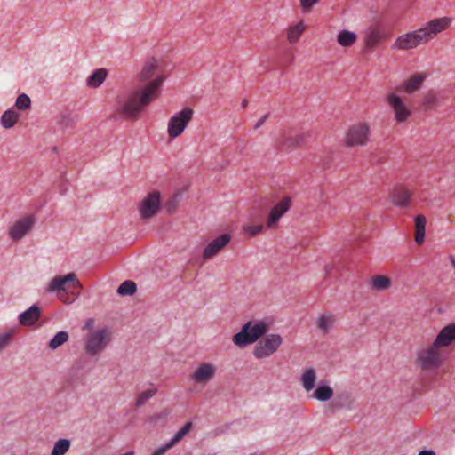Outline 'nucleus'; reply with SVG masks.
Returning <instances> with one entry per match:
<instances>
[{"label": "nucleus", "mask_w": 455, "mask_h": 455, "mask_svg": "<svg viewBox=\"0 0 455 455\" xmlns=\"http://www.w3.org/2000/svg\"><path fill=\"white\" fill-rule=\"evenodd\" d=\"M68 339V333L65 331L57 332L49 341L48 347L52 350H55L62 346Z\"/></svg>", "instance_id": "nucleus-29"}, {"label": "nucleus", "mask_w": 455, "mask_h": 455, "mask_svg": "<svg viewBox=\"0 0 455 455\" xmlns=\"http://www.w3.org/2000/svg\"><path fill=\"white\" fill-rule=\"evenodd\" d=\"M320 0H299L300 6L303 12H309L314 5L319 3Z\"/></svg>", "instance_id": "nucleus-40"}, {"label": "nucleus", "mask_w": 455, "mask_h": 455, "mask_svg": "<svg viewBox=\"0 0 455 455\" xmlns=\"http://www.w3.org/2000/svg\"><path fill=\"white\" fill-rule=\"evenodd\" d=\"M268 117V114L265 115L264 116H262L258 122L257 124H255V129H258L265 122L266 120L267 119Z\"/></svg>", "instance_id": "nucleus-44"}, {"label": "nucleus", "mask_w": 455, "mask_h": 455, "mask_svg": "<svg viewBox=\"0 0 455 455\" xmlns=\"http://www.w3.org/2000/svg\"><path fill=\"white\" fill-rule=\"evenodd\" d=\"M266 331L267 326L263 322L255 323L248 322L243 326L240 332L234 335L233 342L236 346L243 347L249 344L254 343Z\"/></svg>", "instance_id": "nucleus-3"}, {"label": "nucleus", "mask_w": 455, "mask_h": 455, "mask_svg": "<svg viewBox=\"0 0 455 455\" xmlns=\"http://www.w3.org/2000/svg\"><path fill=\"white\" fill-rule=\"evenodd\" d=\"M137 291V285L133 281L126 280L123 282L117 288L119 295H133Z\"/></svg>", "instance_id": "nucleus-34"}, {"label": "nucleus", "mask_w": 455, "mask_h": 455, "mask_svg": "<svg viewBox=\"0 0 455 455\" xmlns=\"http://www.w3.org/2000/svg\"><path fill=\"white\" fill-rule=\"evenodd\" d=\"M156 389H148L142 393H140L137 398L135 403V407H141L148 399L153 397L156 394Z\"/></svg>", "instance_id": "nucleus-37"}, {"label": "nucleus", "mask_w": 455, "mask_h": 455, "mask_svg": "<svg viewBox=\"0 0 455 455\" xmlns=\"http://www.w3.org/2000/svg\"><path fill=\"white\" fill-rule=\"evenodd\" d=\"M12 337V332H4L0 335V351L4 349L9 343Z\"/></svg>", "instance_id": "nucleus-41"}, {"label": "nucleus", "mask_w": 455, "mask_h": 455, "mask_svg": "<svg viewBox=\"0 0 455 455\" xmlns=\"http://www.w3.org/2000/svg\"><path fill=\"white\" fill-rule=\"evenodd\" d=\"M426 224L427 220L425 216L418 215L415 218V242L419 245L424 242Z\"/></svg>", "instance_id": "nucleus-23"}, {"label": "nucleus", "mask_w": 455, "mask_h": 455, "mask_svg": "<svg viewBox=\"0 0 455 455\" xmlns=\"http://www.w3.org/2000/svg\"><path fill=\"white\" fill-rule=\"evenodd\" d=\"M19 118V114L10 108L4 112L1 116V124L4 129H10L15 125Z\"/></svg>", "instance_id": "nucleus-26"}, {"label": "nucleus", "mask_w": 455, "mask_h": 455, "mask_svg": "<svg viewBox=\"0 0 455 455\" xmlns=\"http://www.w3.org/2000/svg\"><path fill=\"white\" fill-rule=\"evenodd\" d=\"M305 141V137L296 130L284 131L276 140V148L280 150H289L299 147Z\"/></svg>", "instance_id": "nucleus-13"}, {"label": "nucleus", "mask_w": 455, "mask_h": 455, "mask_svg": "<svg viewBox=\"0 0 455 455\" xmlns=\"http://www.w3.org/2000/svg\"><path fill=\"white\" fill-rule=\"evenodd\" d=\"M426 79L427 75L425 73H415L397 86L396 91L408 94L413 93L421 88Z\"/></svg>", "instance_id": "nucleus-15"}, {"label": "nucleus", "mask_w": 455, "mask_h": 455, "mask_svg": "<svg viewBox=\"0 0 455 455\" xmlns=\"http://www.w3.org/2000/svg\"><path fill=\"white\" fill-rule=\"evenodd\" d=\"M453 341H455V323L443 327L436 336L433 344H435V347L441 349L442 347L450 346Z\"/></svg>", "instance_id": "nucleus-19"}, {"label": "nucleus", "mask_w": 455, "mask_h": 455, "mask_svg": "<svg viewBox=\"0 0 455 455\" xmlns=\"http://www.w3.org/2000/svg\"><path fill=\"white\" fill-rule=\"evenodd\" d=\"M412 195V191L404 184H398L391 192V200L395 205L403 208L410 204Z\"/></svg>", "instance_id": "nucleus-14"}, {"label": "nucleus", "mask_w": 455, "mask_h": 455, "mask_svg": "<svg viewBox=\"0 0 455 455\" xmlns=\"http://www.w3.org/2000/svg\"><path fill=\"white\" fill-rule=\"evenodd\" d=\"M67 190H68V186H67V184H66V183H64V182H63V183H61V184L60 185V194H65V193L67 192Z\"/></svg>", "instance_id": "nucleus-46"}, {"label": "nucleus", "mask_w": 455, "mask_h": 455, "mask_svg": "<svg viewBox=\"0 0 455 455\" xmlns=\"http://www.w3.org/2000/svg\"><path fill=\"white\" fill-rule=\"evenodd\" d=\"M157 70L158 64L155 58L146 61L138 76L139 81L145 84L134 89L128 94L126 100L120 103L117 110L122 115L130 119H136L145 107L158 98L165 76L156 74Z\"/></svg>", "instance_id": "nucleus-1"}, {"label": "nucleus", "mask_w": 455, "mask_h": 455, "mask_svg": "<svg viewBox=\"0 0 455 455\" xmlns=\"http://www.w3.org/2000/svg\"><path fill=\"white\" fill-rule=\"evenodd\" d=\"M335 316L331 314H323L317 319V327L324 332H327L334 324Z\"/></svg>", "instance_id": "nucleus-28"}, {"label": "nucleus", "mask_w": 455, "mask_h": 455, "mask_svg": "<svg viewBox=\"0 0 455 455\" xmlns=\"http://www.w3.org/2000/svg\"><path fill=\"white\" fill-rule=\"evenodd\" d=\"M76 281V275L75 273H68L64 276H57L53 278L49 283L48 291H65V285L69 282Z\"/></svg>", "instance_id": "nucleus-21"}, {"label": "nucleus", "mask_w": 455, "mask_h": 455, "mask_svg": "<svg viewBox=\"0 0 455 455\" xmlns=\"http://www.w3.org/2000/svg\"><path fill=\"white\" fill-rule=\"evenodd\" d=\"M419 455H435L432 451H422L419 453Z\"/></svg>", "instance_id": "nucleus-47"}, {"label": "nucleus", "mask_w": 455, "mask_h": 455, "mask_svg": "<svg viewBox=\"0 0 455 455\" xmlns=\"http://www.w3.org/2000/svg\"><path fill=\"white\" fill-rule=\"evenodd\" d=\"M231 240L228 234H223L213 239L204 250L202 257L204 259H211L217 255Z\"/></svg>", "instance_id": "nucleus-17"}, {"label": "nucleus", "mask_w": 455, "mask_h": 455, "mask_svg": "<svg viewBox=\"0 0 455 455\" xmlns=\"http://www.w3.org/2000/svg\"><path fill=\"white\" fill-rule=\"evenodd\" d=\"M192 423L187 422L175 435L174 436L165 443L169 449L173 447L175 444L180 443L183 437L191 430Z\"/></svg>", "instance_id": "nucleus-30"}, {"label": "nucleus", "mask_w": 455, "mask_h": 455, "mask_svg": "<svg viewBox=\"0 0 455 455\" xmlns=\"http://www.w3.org/2000/svg\"><path fill=\"white\" fill-rule=\"evenodd\" d=\"M193 109L185 108L171 117L168 123V134L171 138L180 136L193 116Z\"/></svg>", "instance_id": "nucleus-8"}, {"label": "nucleus", "mask_w": 455, "mask_h": 455, "mask_svg": "<svg viewBox=\"0 0 455 455\" xmlns=\"http://www.w3.org/2000/svg\"><path fill=\"white\" fill-rule=\"evenodd\" d=\"M177 200L175 198L171 199L169 202H167L164 205L166 211L168 213H172L175 212L177 207Z\"/></svg>", "instance_id": "nucleus-42"}, {"label": "nucleus", "mask_w": 455, "mask_h": 455, "mask_svg": "<svg viewBox=\"0 0 455 455\" xmlns=\"http://www.w3.org/2000/svg\"><path fill=\"white\" fill-rule=\"evenodd\" d=\"M246 106H247V100H243V102H242V107H243V108H246Z\"/></svg>", "instance_id": "nucleus-49"}, {"label": "nucleus", "mask_w": 455, "mask_h": 455, "mask_svg": "<svg viewBox=\"0 0 455 455\" xmlns=\"http://www.w3.org/2000/svg\"><path fill=\"white\" fill-rule=\"evenodd\" d=\"M386 101L392 108L396 123H404L411 117L412 114L411 110L396 93L391 92L387 95Z\"/></svg>", "instance_id": "nucleus-10"}, {"label": "nucleus", "mask_w": 455, "mask_h": 455, "mask_svg": "<svg viewBox=\"0 0 455 455\" xmlns=\"http://www.w3.org/2000/svg\"><path fill=\"white\" fill-rule=\"evenodd\" d=\"M452 23V18L444 16L435 18L427 21L425 26L421 27L427 42L434 39L438 34L447 30Z\"/></svg>", "instance_id": "nucleus-11"}, {"label": "nucleus", "mask_w": 455, "mask_h": 455, "mask_svg": "<svg viewBox=\"0 0 455 455\" xmlns=\"http://www.w3.org/2000/svg\"><path fill=\"white\" fill-rule=\"evenodd\" d=\"M215 369L208 363H201V382H204L212 379L214 375Z\"/></svg>", "instance_id": "nucleus-38"}, {"label": "nucleus", "mask_w": 455, "mask_h": 455, "mask_svg": "<svg viewBox=\"0 0 455 455\" xmlns=\"http://www.w3.org/2000/svg\"><path fill=\"white\" fill-rule=\"evenodd\" d=\"M244 234L248 236L252 237L259 234L263 230L262 225H244L243 227Z\"/></svg>", "instance_id": "nucleus-39"}, {"label": "nucleus", "mask_w": 455, "mask_h": 455, "mask_svg": "<svg viewBox=\"0 0 455 455\" xmlns=\"http://www.w3.org/2000/svg\"><path fill=\"white\" fill-rule=\"evenodd\" d=\"M71 445L70 440L66 438L55 442L51 455H65Z\"/></svg>", "instance_id": "nucleus-32"}, {"label": "nucleus", "mask_w": 455, "mask_h": 455, "mask_svg": "<svg viewBox=\"0 0 455 455\" xmlns=\"http://www.w3.org/2000/svg\"><path fill=\"white\" fill-rule=\"evenodd\" d=\"M333 395V390L328 386L318 387L314 394V396L319 401H328Z\"/></svg>", "instance_id": "nucleus-35"}, {"label": "nucleus", "mask_w": 455, "mask_h": 455, "mask_svg": "<svg viewBox=\"0 0 455 455\" xmlns=\"http://www.w3.org/2000/svg\"><path fill=\"white\" fill-rule=\"evenodd\" d=\"M371 283L374 290L384 291L391 286V280L386 275H375L371 278Z\"/></svg>", "instance_id": "nucleus-27"}, {"label": "nucleus", "mask_w": 455, "mask_h": 455, "mask_svg": "<svg viewBox=\"0 0 455 455\" xmlns=\"http://www.w3.org/2000/svg\"><path fill=\"white\" fill-rule=\"evenodd\" d=\"M161 195L158 191L149 193L140 203L139 212L140 217L148 220L156 215L160 208Z\"/></svg>", "instance_id": "nucleus-12"}, {"label": "nucleus", "mask_w": 455, "mask_h": 455, "mask_svg": "<svg viewBox=\"0 0 455 455\" xmlns=\"http://www.w3.org/2000/svg\"><path fill=\"white\" fill-rule=\"evenodd\" d=\"M291 208L290 197H284L278 202L270 211L267 220V227L273 228L276 225L280 218L286 213Z\"/></svg>", "instance_id": "nucleus-18"}, {"label": "nucleus", "mask_w": 455, "mask_h": 455, "mask_svg": "<svg viewBox=\"0 0 455 455\" xmlns=\"http://www.w3.org/2000/svg\"><path fill=\"white\" fill-rule=\"evenodd\" d=\"M93 321L92 319H89L87 322H86V324H85V327L86 328H90L91 325L92 324Z\"/></svg>", "instance_id": "nucleus-48"}, {"label": "nucleus", "mask_w": 455, "mask_h": 455, "mask_svg": "<svg viewBox=\"0 0 455 455\" xmlns=\"http://www.w3.org/2000/svg\"><path fill=\"white\" fill-rule=\"evenodd\" d=\"M34 223L35 218L31 215L17 220L10 229V236L16 241L21 239L28 233Z\"/></svg>", "instance_id": "nucleus-16"}, {"label": "nucleus", "mask_w": 455, "mask_h": 455, "mask_svg": "<svg viewBox=\"0 0 455 455\" xmlns=\"http://www.w3.org/2000/svg\"><path fill=\"white\" fill-rule=\"evenodd\" d=\"M427 39L421 28L399 36L393 47L398 50L407 51L415 49L420 44H427Z\"/></svg>", "instance_id": "nucleus-7"}, {"label": "nucleus", "mask_w": 455, "mask_h": 455, "mask_svg": "<svg viewBox=\"0 0 455 455\" xmlns=\"http://www.w3.org/2000/svg\"><path fill=\"white\" fill-rule=\"evenodd\" d=\"M371 128L365 122H358L350 125L344 137L347 147L365 146L370 140Z\"/></svg>", "instance_id": "nucleus-4"}, {"label": "nucleus", "mask_w": 455, "mask_h": 455, "mask_svg": "<svg viewBox=\"0 0 455 455\" xmlns=\"http://www.w3.org/2000/svg\"><path fill=\"white\" fill-rule=\"evenodd\" d=\"M40 315V307L36 305H32L19 315V322L23 326H32L38 321Z\"/></svg>", "instance_id": "nucleus-20"}, {"label": "nucleus", "mask_w": 455, "mask_h": 455, "mask_svg": "<svg viewBox=\"0 0 455 455\" xmlns=\"http://www.w3.org/2000/svg\"><path fill=\"white\" fill-rule=\"evenodd\" d=\"M193 379L196 382H199V367H197L193 373Z\"/></svg>", "instance_id": "nucleus-45"}, {"label": "nucleus", "mask_w": 455, "mask_h": 455, "mask_svg": "<svg viewBox=\"0 0 455 455\" xmlns=\"http://www.w3.org/2000/svg\"><path fill=\"white\" fill-rule=\"evenodd\" d=\"M438 98L434 91H428L422 98V107L425 109H433L437 106Z\"/></svg>", "instance_id": "nucleus-33"}, {"label": "nucleus", "mask_w": 455, "mask_h": 455, "mask_svg": "<svg viewBox=\"0 0 455 455\" xmlns=\"http://www.w3.org/2000/svg\"><path fill=\"white\" fill-rule=\"evenodd\" d=\"M31 106V100H30V98L25 94V93H21L20 94L17 99H16V101H15V107L19 109V110H27L30 108Z\"/></svg>", "instance_id": "nucleus-36"}, {"label": "nucleus", "mask_w": 455, "mask_h": 455, "mask_svg": "<svg viewBox=\"0 0 455 455\" xmlns=\"http://www.w3.org/2000/svg\"><path fill=\"white\" fill-rule=\"evenodd\" d=\"M389 33L380 22L370 25L363 32V43L366 50L376 48L382 42L388 39Z\"/></svg>", "instance_id": "nucleus-6"}, {"label": "nucleus", "mask_w": 455, "mask_h": 455, "mask_svg": "<svg viewBox=\"0 0 455 455\" xmlns=\"http://www.w3.org/2000/svg\"><path fill=\"white\" fill-rule=\"evenodd\" d=\"M282 338L278 334H269L259 340L255 346L253 355L256 358L262 359L273 355L282 344Z\"/></svg>", "instance_id": "nucleus-9"}, {"label": "nucleus", "mask_w": 455, "mask_h": 455, "mask_svg": "<svg viewBox=\"0 0 455 455\" xmlns=\"http://www.w3.org/2000/svg\"><path fill=\"white\" fill-rule=\"evenodd\" d=\"M357 40V36L355 33L349 30H341L337 36L338 43L343 47H350Z\"/></svg>", "instance_id": "nucleus-25"}, {"label": "nucleus", "mask_w": 455, "mask_h": 455, "mask_svg": "<svg viewBox=\"0 0 455 455\" xmlns=\"http://www.w3.org/2000/svg\"><path fill=\"white\" fill-rule=\"evenodd\" d=\"M315 379L316 375L315 370L312 368L306 370L301 378L304 388L307 391L312 390L315 386Z\"/></svg>", "instance_id": "nucleus-31"}, {"label": "nucleus", "mask_w": 455, "mask_h": 455, "mask_svg": "<svg viewBox=\"0 0 455 455\" xmlns=\"http://www.w3.org/2000/svg\"><path fill=\"white\" fill-rule=\"evenodd\" d=\"M108 71L105 68L95 69L86 79V84L91 88L100 87L105 81Z\"/></svg>", "instance_id": "nucleus-22"}, {"label": "nucleus", "mask_w": 455, "mask_h": 455, "mask_svg": "<svg viewBox=\"0 0 455 455\" xmlns=\"http://www.w3.org/2000/svg\"><path fill=\"white\" fill-rule=\"evenodd\" d=\"M443 360L440 348L432 344L418 350L416 364L424 371H435L441 366Z\"/></svg>", "instance_id": "nucleus-2"}, {"label": "nucleus", "mask_w": 455, "mask_h": 455, "mask_svg": "<svg viewBox=\"0 0 455 455\" xmlns=\"http://www.w3.org/2000/svg\"><path fill=\"white\" fill-rule=\"evenodd\" d=\"M168 450H169V448L165 444L164 446L159 447L151 455H164Z\"/></svg>", "instance_id": "nucleus-43"}, {"label": "nucleus", "mask_w": 455, "mask_h": 455, "mask_svg": "<svg viewBox=\"0 0 455 455\" xmlns=\"http://www.w3.org/2000/svg\"><path fill=\"white\" fill-rule=\"evenodd\" d=\"M110 337L111 331L108 328L91 332L87 337L85 352L92 356L101 352L110 342Z\"/></svg>", "instance_id": "nucleus-5"}, {"label": "nucleus", "mask_w": 455, "mask_h": 455, "mask_svg": "<svg viewBox=\"0 0 455 455\" xmlns=\"http://www.w3.org/2000/svg\"><path fill=\"white\" fill-rule=\"evenodd\" d=\"M306 30V25L303 21L291 25L287 29V39L291 44L298 42L303 32Z\"/></svg>", "instance_id": "nucleus-24"}]
</instances>
